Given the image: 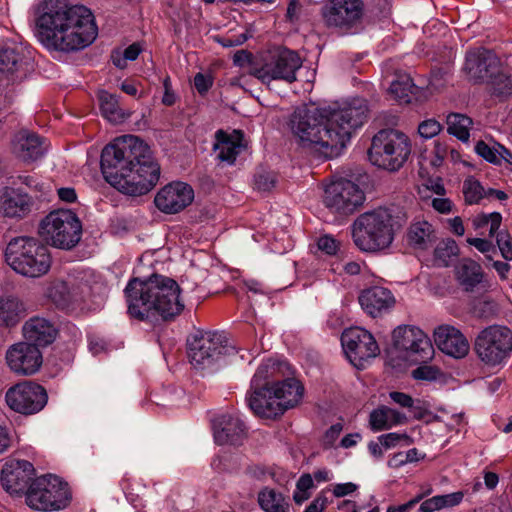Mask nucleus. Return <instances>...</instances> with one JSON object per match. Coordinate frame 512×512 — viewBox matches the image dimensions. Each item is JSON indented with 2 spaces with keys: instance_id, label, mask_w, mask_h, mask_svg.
<instances>
[{
  "instance_id": "1",
  "label": "nucleus",
  "mask_w": 512,
  "mask_h": 512,
  "mask_svg": "<svg viewBox=\"0 0 512 512\" xmlns=\"http://www.w3.org/2000/svg\"><path fill=\"white\" fill-rule=\"evenodd\" d=\"M367 113V103L360 98L334 110L303 105L295 109L289 125L302 148L331 159L340 155L352 131L366 121Z\"/></svg>"
},
{
  "instance_id": "2",
  "label": "nucleus",
  "mask_w": 512,
  "mask_h": 512,
  "mask_svg": "<svg viewBox=\"0 0 512 512\" xmlns=\"http://www.w3.org/2000/svg\"><path fill=\"white\" fill-rule=\"evenodd\" d=\"M100 165L105 180L131 196L148 193L160 178V166L154 160L150 147L133 135H125L106 145Z\"/></svg>"
},
{
  "instance_id": "3",
  "label": "nucleus",
  "mask_w": 512,
  "mask_h": 512,
  "mask_svg": "<svg viewBox=\"0 0 512 512\" xmlns=\"http://www.w3.org/2000/svg\"><path fill=\"white\" fill-rule=\"evenodd\" d=\"M36 35L48 49L71 52L90 45L97 36L91 11L67 0H45L38 7Z\"/></svg>"
},
{
  "instance_id": "4",
  "label": "nucleus",
  "mask_w": 512,
  "mask_h": 512,
  "mask_svg": "<svg viewBox=\"0 0 512 512\" xmlns=\"http://www.w3.org/2000/svg\"><path fill=\"white\" fill-rule=\"evenodd\" d=\"M124 292L129 315L140 321L155 315L170 321L179 316L185 307L180 300L179 284L170 277L156 273L146 279L132 278Z\"/></svg>"
},
{
  "instance_id": "5",
  "label": "nucleus",
  "mask_w": 512,
  "mask_h": 512,
  "mask_svg": "<svg viewBox=\"0 0 512 512\" xmlns=\"http://www.w3.org/2000/svg\"><path fill=\"white\" fill-rule=\"evenodd\" d=\"M407 217L394 208L378 207L359 215L352 224L355 245L365 252H378L392 244Z\"/></svg>"
},
{
  "instance_id": "6",
  "label": "nucleus",
  "mask_w": 512,
  "mask_h": 512,
  "mask_svg": "<svg viewBox=\"0 0 512 512\" xmlns=\"http://www.w3.org/2000/svg\"><path fill=\"white\" fill-rule=\"evenodd\" d=\"M7 264L17 273L31 278L45 275L51 267L48 248L39 240L21 236L13 238L5 250Z\"/></svg>"
},
{
  "instance_id": "7",
  "label": "nucleus",
  "mask_w": 512,
  "mask_h": 512,
  "mask_svg": "<svg viewBox=\"0 0 512 512\" xmlns=\"http://www.w3.org/2000/svg\"><path fill=\"white\" fill-rule=\"evenodd\" d=\"M411 153V143L406 134L396 129H382L372 138L368 150L371 163L379 168L398 171Z\"/></svg>"
},
{
  "instance_id": "8",
  "label": "nucleus",
  "mask_w": 512,
  "mask_h": 512,
  "mask_svg": "<svg viewBox=\"0 0 512 512\" xmlns=\"http://www.w3.org/2000/svg\"><path fill=\"white\" fill-rule=\"evenodd\" d=\"M39 235L51 246L70 250L80 241L82 225L77 215L71 210L50 212L39 225Z\"/></svg>"
},
{
  "instance_id": "9",
  "label": "nucleus",
  "mask_w": 512,
  "mask_h": 512,
  "mask_svg": "<svg viewBox=\"0 0 512 512\" xmlns=\"http://www.w3.org/2000/svg\"><path fill=\"white\" fill-rule=\"evenodd\" d=\"M70 501L67 483L55 475L34 479L26 491V503L39 511L65 508Z\"/></svg>"
},
{
  "instance_id": "10",
  "label": "nucleus",
  "mask_w": 512,
  "mask_h": 512,
  "mask_svg": "<svg viewBox=\"0 0 512 512\" xmlns=\"http://www.w3.org/2000/svg\"><path fill=\"white\" fill-rule=\"evenodd\" d=\"M474 350L482 362L496 366L512 352V331L502 325L488 326L475 338Z\"/></svg>"
},
{
  "instance_id": "11",
  "label": "nucleus",
  "mask_w": 512,
  "mask_h": 512,
  "mask_svg": "<svg viewBox=\"0 0 512 512\" xmlns=\"http://www.w3.org/2000/svg\"><path fill=\"white\" fill-rule=\"evenodd\" d=\"M191 364L200 369L210 367L223 355L234 351L227 346L226 337L220 332H197L187 340Z\"/></svg>"
},
{
  "instance_id": "12",
  "label": "nucleus",
  "mask_w": 512,
  "mask_h": 512,
  "mask_svg": "<svg viewBox=\"0 0 512 512\" xmlns=\"http://www.w3.org/2000/svg\"><path fill=\"white\" fill-rule=\"evenodd\" d=\"M393 346L404 352V358L412 363H426L434 356L429 337L414 326H398L392 333Z\"/></svg>"
},
{
  "instance_id": "13",
  "label": "nucleus",
  "mask_w": 512,
  "mask_h": 512,
  "mask_svg": "<svg viewBox=\"0 0 512 512\" xmlns=\"http://www.w3.org/2000/svg\"><path fill=\"white\" fill-rule=\"evenodd\" d=\"M364 192L357 184L347 179H340L329 184L323 195V203L331 211L340 215H350L362 206Z\"/></svg>"
},
{
  "instance_id": "14",
  "label": "nucleus",
  "mask_w": 512,
  "mask_h": 512,
  "mask_svg": "<svg viewBox=\"0 0 512 512\" xmlns=\"http://www.w3.org/2000/svg\"><path fill=\"white\" fill-rule=\"evenodd\" d=\"M6 403L15 412L32 415L40 412L47 404L46 389L32 381L20 382L6 392Z\"/></svg>"
},
{
  "instance_id": "15",
  "label": "nucleus",
  "mask_w": 512,
  "mask_h": 512,
  "mask_svg": "<svg viewBox=\"0 0 512 512\" xmlns=\"http://www.w3.org/2000/svg\"><path fill=\"white\" fill-rule=\"evenodd\" d=\"M301 66V59L296 52L283 50L261 67H252L249 73L266 84L272 80H284L292 83L296 81V71Z\"/></svg>"
},
{
  "instance_id": "16",
  "label": "nucleus",
  "mask_w": 512,
  "mask_h": 512,
  "mask_svg": "<svg viewBox=\"0 0 512 512\" xmlns=\"http://www.w3.org/2000/svg\"><path fill=\"white\" fill-rule=\"evenodd\" d=\"M6 363L18 376H32L42 367L43 355L39 347L31 342H18L6 351Z\"/></svg>"
},
{
  "instance_id": "17",
  "label": "nucleus",
  "mask_w": 512,
  "mask_h": 512,
  "mask_svg": "<svg viewBox=\"0 0 512 512\" xmlns=\"http://www.w3.org/2000/svg\"><path fill=\"white\" fill-rule=\"evenodd\" d=\"M343 349L349 360L357 365L379 354V346L373 335L359 327L345 330L341 336Z\"/></svg>"
},
{
  "instance_id": "18",
  "label": "nucleus",
  "mask_w": 512,
  "mask_h": 512,
  "mask_svg": "<svg viewBox=\"0 0 512 512\" xmlns=\"http://www.w3.org/2000/svg\"><path fill=\"white\" fill-rule=\"evenodd\" d=\"M193 200V188L185 182L174 181L157 192L154 203L161 212L176 214L188 207Z\"/></svg>"
},
{
  "instance_id": "19",
  "label": "nucleus",
  "mask_w": 512,
  "mask_h": 512,
  "mask_svg": "<svg viewBox=\"0 0 512 512\" xmlns=\"http://www.w3.org/2000/svg\"><path fill=\"white\" fill-rule=\"evenodd\" d=\"M361 0H331L322 8V16L327 26L350 28L362 17Z\"/></svg>"
},
{
  "instance_id": "20",
  "label": "nucleus",
  "mask_w": 512,
  "mask_h": 512,
  "mask_svg": "<svg viewBox=\"0 0 512 512\" xmlns=\"http://www.w3.org/2000/svg\"><path fill=\"white\" fill-rule=\"evenodd\" d=\"M35 469L27 460L12 459L5 463L1 471L3 487L10 493H25L34 480Z\"/></svg>"
},
{
  "instance_id": "21",
  "label": "nucleus",
  "mask_w": 512,
  "mask_h": 512,
  "mask_svg": "<svg viewBox=\"0 0 512 512\" xmlns=\"http://www.w3.org/2000/svg\"><path fill=\"white\" fill-rule=\"evenodd\" d=\"M499 66L500 61L495 53L485 48H478L467 52L464 70L470 80L477 83L488 81Z\"/></svg>"
},
{
  "instance_id": "22",
  "label": "nucleus",
  "mask_w": 512,
  "mask_h": 512,
  "mask_svg": "<svg viewBox=\"0 0 512 512\" xmlns=\"http://www.w3.org/2000/svg\"><path fill=\"white\" fill-rule=\"evenodd\" d=\"M434 341L445 354L454 358H462L469 352V343L464 335L450 325L439 326L434 331Z\"/></svg>"
},
{
  "instance_id": "23",
  "label": "nucleus",
  "mask_w": 512,
  "mask_h": 512,
  "mask_svg": "<svg viewBox=\"0 0 512 512\" xmlns=\"http://www.w3.org/2000/svg\"><path fill=\"white\" fill-rule=\"evenodd\" d=\"M248 405L256 415L263 418H276L283 414V409L277 403L272 385L251 386Z\"/></svg>"
},
{
  "instance_id": "24",
  "label": "nucleus",
  "mask_w": 512,
  "mask_h": 512,
  "mask_svg": "<svg viewBox=\"0 0 512 512\" xmlns=\"http://www.w3.org/2000/svg\"><path fill=\"white\" fill-rule=\"evenodd\" d=\"M358 300L362 309L373 318L387 313L395 305V298L390 290L379 286L363 290Z\"/></svg>"
},
{
  "instance_id": "25",
  "label": "nucleus",
  "mask_w": 512,
  "mask_h": 512,
  "mask_svg": "<svg viewBox=\"0 0 512 512\" xmlns=\"http://www.w3.org/2000/svg\"><path fill=\"white\" fill-rule=\"evenodd\" d=\"M213 434L219 445H238L245 437V426L237 417L222 415L213 420Z\"/></svg>"
},
{
  "instance_id": "26",
  "label": "nucleus",
  "mask_w": 512,
  "mask_h": 512,
  "mask_svg": "<svg viewBox=\"0 0 512 512\" xmlns=\"http://www.w3.org/2000/svg\"><path fill=\"white\" fill-rule=\"evenodd\" d=\"M22 331L24 342L34 343L40 350L53 343L58 333L51 321L41 317H33L26 321Z\"/></svg>"
},
{
  "instance_id": "27",
  "label": "nucleus",
  "mask_w": 512,
  "mask_h": 512,
  "mask_svg": "<svg viewBox=\"0 0 512 512\" xmlns=\"http://www.w3.org/2000/svg\"><path fill=\"white\" fill-rule=\"evenodd\" d=\"M215 139L214 150L217 152V159L230 165L235 162L237 156L245 148L242 143L243 133L240 130H234L230 134L218 130Z\"/></svg>"
},
{
  "instance_id": "28",
  "label": "nucleus",
  "mask_w": 512,
  "mask_h": 512,
  "mask_svg": "<svg viewBox=\"0 0 512 512\" xmlns=\"http://www.w3.org/2000/svg\"><path fill=\"white\" fill-rule=\"evenodd\" d=\"M31 209V198L11 187L0 190V213L5 217L23 218Z\"/></svg>"
},
{
  "instance_id": "29",
  "label": "nucleus",
  "mask_w": 512,
  "mask_h": 512,
  "mask_svg": "<svg viewBox=\"0 0 512 512\" xmlns=\"http://www.w3.org/2000/svg\"><path fill=\"white\" fill-rule=\"evenodd\" d=\"M457 283L465 292H473L482 283L484 271L481 265L471 258H463L454 266Z\"/></svg>"
},
{
  "instance_id": "30",
  "label": "nucleus",
  "mask_w": 512,
  "mask_h": 512,
  "mask_svg": "<svg viewBox=\"0 0 512 512\" xmlns=\"http://www.w3.org/2000/svg\"><path fill=\"white\" fill-rule=\"evenodd\" d=\"M14 151L24 161H34L44 155L46 147L37 134L21 130L15 135Z\"/></svg>"
},
{
  "instance_id": "31",
  "label": "nucleus",
  "mask_w": 512,
  "mask_h": 512,
  "mask_svg": "<svg viewBox=\"0 0 512 512\" xmlns=\"http://www.w3.org/2000/svg\"><path fill=\"white\" fill-rule=\"evenodd\" d=\"M274 395L283 413L295 407L302 399L303 385L295 378H287L272 385Z\"/></svg>"
},
{
  "instance_id": "32",
  "label": "nucleus",
  "mask_w": 512,
  "mask_h": 512,
  "mask_svg": "<svg viewBox=\"0 0 512 512\" xmlns=\"http://www.w3.org/2000/svg\"><path fill=\"white\" fill-rule=\"evenodd\" d=\"M433 226L427 221L412 223L407 232L408 244L416 250H427L436 242Z\"/></svg>"
},
{
  "instance_id": "33",
  "label": "nucleus",
  "mask_w": 512,
  "mask_h": 512,
  "mask_svg": "<svg viewBox=\"0 0 512 512\" xmlns=\"http://www.w3.org/2000/svg\"><path fill=\"white\" fill-rule=\"evenodd\" d=\"M23 64L21 53L13 47L0 49V81L14 82Z\"/></svg>"
},
{
  "instance_id": "34",
  "label": "nucleus",
  "mask_w": 512,
  "mask_h": 512,
  "mask_svg": "<svg viewBox=\"0 0 512 512\" xmlns=\"http://www.w3.org/2000/svg\"><path fill=\"white\" fill-rule=\"evenodd\" d=\"M24 305L16 297L8 296L0 299V325L10 327L16 325L24 314Z\"/></svg>"
},
{
  "instance_id": "35",
  "label": "nucleus",
  "mask_w": 512,
  "mask_h": 512,
  "mask_svg": "<svg viewBox=\"0 0 512 512\" xmlns=\"http://www.w3.org/2000/svg\"><path fill=\"white\" fill-rule=\"evenodd\" d=\"M460 249L453 239H444L437 243L433 251V265L443 268L453 265Z\"/></svg>"
},
{
  "instance_id": "36",
  "label": "nucleus",
  "mask_w": 512,
  "mask_h": 512,
  "mask_svg": "<svg viewBox=\"0 0 512 512\" xmlns=\"http://www.w3.org/2000/svg\"><path fill=\"white\" fill-rule=\"evenodd\" d=\"M98 100L100 103V109L102 115L112 123L122 122L128 118L130 114H126L118 103V98L114 94H110L107 91H100L98 93Z\"/></svg>"
},
{
  "instance_id": "37",
  "label": "nucleus",
  "mask_w": 512,
  "mask_h": 512,
  "mask_svg": "<svg viewBox=\"0 0 512 512\" xmlns=\"http://www.w3.org/2000/svg\"><path fill=\"white\" fill-rule=\"evenodd\" d=\"M447 132L457 137L462 142H467L470 136V128L473 121L470 117L461 113H450L446 117Z\"/></svg>"
},
{
  "instance_id": "38",
  "label": "nucleus",
  "mask_w": 512,
  "mask_h": 512,
  "mask_svg": "<svg viewBox=\"0 0 512 512\" xmlns=\"http://www.w3.org/2000/svg\"><path fill=\"white\" fill-rule=\"evenodd\" d=\"M48 298L59 308L64 309L70 305L73 296L68 284L63 280H54L47 288Z\"/></svg>"
},
{
  "instance_id": "39",
  "label": "nucleus",
  "mask_w": 512,
  "mask_h": 512,
  "mask_svg": "<svg viewBox=\"0 0 512 512\" xmlns=\"http://www.w3.org/2000/svg\"><path fill=\"white\" fill-rule=\"evenodd\" d=\"M492 74L488 81H486L490 85L491 94L498 97H508L512 95L511 76L500 72L499 68Z\"/></svg>"
},
{
  "instance_id": "40",
  "label": "nucleus",
  "mask_w": 512,
  "mask_h": 512,
  "mask_svg": "<svg viewBox=\"0 0 512 512\" xmlns=\"http://www.w3.org/2000/svg\"><path fill=\"white\" fill-rule=\"evenodd\" d=\"M258 501L260 506L267 512H286L288 504L285 502L281 493L274 490L262 491L259 494Z\"/></svg>"
},
{
  "instance_id": "41",
  "label": "nucleus",
  "mask_w": 512,
  "mask_h": 512,
  "mask_svg": "<svg viewBox=\"0 0 512 512\" xmlns=\"http://www.w3.org/2000/svg\"><path fill=\"white\" fill-rule=\"evenodd\" d=\"M415 85L413 84L412 79L408 75H400L396 80H394L390 85V93L394 95V97L403 103L411 102V94L413 93V89Z\"/></svg>"
},
{
  "instance_id": "42",
  "label": "nucleus",
  "mask_w": 512,
  "mask_h": 512,
  "mask_svg": "<svg viewBox=\"0 0 512 512\" xmlns=\"http://www.w3.org/2000/svg\"><path fill=\"white\" fill-rule=\"evenodd\" d=\"M277 181V174L265 168H259L254 175V187L260 192H270Z\"/></svg>"
},
{
  "instance_id": "43",
  "label": "nucleus",
  "mask_w": 512,
  "mask_h": 512,
  "mask_svg": "<svg viewBox=\"0 0 512 512\" xmlns=\"http://www.w3.org/2000/svg\"><path fill=\"white\" fill-rule=\"evenodd\" d=\"M485 190L481 183L473 177L467 178L463 183V194L466 203L476 204L485 197Z\"/></svg>"
},
{
  "instance_id": "44",
  "label": "nucleus",
  "mask_w": 512,
  "mask_h": 512,
  "mask_svg": "<svg viewBox=\"0 0 512 512\" xmlns=\"http://www.w3.org/2000/svg\"><path fill=\"white\" fill-rule=\"evenodd\" d=\"M408 411L414 419L425 421L426 423L438 419V416L433 415L429 410L428 405L420 399H414L413 404L409 407Z\"/></svg>"
},
{
  "instance_id": "45",
  "label": "nucleus",
  "mask_w": 512,
  "mask_h": 512,
  "mask_svg": "<svg viewBox=\"0 0 512 512\" xmlns=\"http://www.w3.org/2000/svg\"><path fill=\"white\" fill-rule=\"evenodd\" d=\"M275 366V362H267L259 366L252 378L251 386H270L271 384L267 379L275 372Z\"/></svg>"
},
{
  "instance_id": "46",
  "label": "nucleus",
  "mask_w": 512,
  "mask_h": 512,
  "mask_svg": "<svg viewBox=\"0 0 512 512\" xmlns=\"http://www.w3.org/2000/svg\"><path fill=\"white\" fill-rule=\"evenodd\" d=\"M369 423L374 431H381L390 428L386 406H381L370 413Z\"/></svg>"
},
{
  "instance_id": "47",
  "label": "nucleus",
  "mask_w": 512,
  "mask_h": 512,
  "mask_svg": "<svg viewBox=\"0 0 512 512\" xmlns=\"http://www.w3.org/2000/svg\"><path fill=\"white\" fill-rule=\"evenodd\" d=\"M496 242L502 257L506 261L512 260V237L508 231H499L496 235Z\"/></svg>"
},
{
  "instance_id": "48",
  "label": "nucleus",
  "mask_w": 512,
  "mask_h": 512,
  "mask_svg": "<svg viewBox=\"0 0 512 512\" xmlns=\"http://www.w3.org/2000/svg\"><path fill=\"white\" fill-rule=\"evenodd\" d=\"M443 126L434 118L422 121L418 125V133L424 139H430L438 135Z\"/></svg>"
},
{
  "instance_id": "49",
  "label": "nucleus",
  "mask_w": 512,
  "mask_h": 512,
  "mask_svg": "<svg viewBox=\"0 0 512 512\" xmlns=\"http://www.w3.org/2000/svg\"><path fill=\"white\" fill-rule=\"evenodd\" d=\"M441 375V371L436 366L422 365L412 371V376L416 380L433 381Z\"/></svg>"
},
{
  "instance_id": "50",
  "label": "nucleus",
  "mask_w": 512,
  "mask_h": 512,
  "mask_svg": "<svg viewBox=\"0 0 512 512\" xmlns=\"http://www.w3.org/2000/svg\"><path fill=\"white\" fill-rule=\"evenodd\" d=\"M475 151L478 155L483 157L486 161L498 164L500 163V159L497 156V150L489 147L484 141L480 140L477 142L475 146Z\"/></svg>"
},
{
  "instance_id": "51",
  "label": "nucleus",
  "mask_w": 512,
  "mask_h": 512,
  "mask_svg": "<svg viewBox=\"0 0 512 512\" xmlns=\"http://www.w3.org/2000/svg\"><path fill=\"white\" fill-rule=\"evenodd\" d=\"M467 243L474 246L479 252L485 254L488 260H492V256L488 255L489 252H496L495 246L490 240L483 238H468Z\"/></svg>"
},
{
  "instance_id": "52",
  "label": "nucleus",
  "mask_w": 512,
  "mask_h": 512,
  "mask_svg": "<svg viewBox=\"0 0 512 512\" xmlns=\"http://www.w3.org/2000/svg\"><path fill=\"white\" fill-rule=\"evenodd\" d=\"M382 446L385 448L394 447L400 440H405L407 444L411 443L412 439L407 434L388 433L383 434L379 438Z\"/></svg>"
},
{
  "instance_id": "53",
  "label": "nucleus",
  "mask_w": 512,
  "mask_h": 512,
  "mask_svg": "<svg viewBox=\"0 0 512 512\" xmlns=\"http://www.w3.org/2000/svg\"><path fill=\"white\" fill-rule=\"evenodd\" d=\"M473 312L477 317H488L495 313V303L492 300H480L474 304Z\"/></svg>"
},
{
  "instance_id": "54",
  "label": "nucleus",
  "mask_w": 512,
  "mask_h": 512,
  "mask_svg": "<svg viewBox=\"0 0 512 512\" xmlns=\"http://www.w3.org/2000/svg\"><path fill=\"white\" fill-rule=\"evenodd\" d=\"M317 245L321 251L329 255L335 254L338 249V242L328 235L321 236L318 239Z\"/></svg>"
},
{
  "instance_id": "55",
  "label": "nucleus",
  "mask_w": 512,
  "mask_h": 512,
  "mask_svg": "<svg viewBox=\"0 0 512 512\" xmlns=\"http://www.w3.org/2000/svg\"><path fill=\"white\" fill-rule=\"evenodd\" d=\"M213 80L210 76L197 73L194 77V85L199 94L204 95L212 86Z\"/></svg>"
},
{
  "instance_id": "56",
  "label": "nucleus",
  "mask_w": 512,
  "mask_h": 512,
  "mask_svg": "<svg viewBox=\"0 0 512 512\" xmlns=\"http://www.w3.org/2000/svg\"><path fill=\"white\" fill-rule=\"evenodd\" d=\"M390 399L402 408L409 409L413 404V398L404 392L392 391L389 393Z\"/></svg>"
},
{
  "instance_id": "57",
  "label": "nucleus",
  "mask_w": 512,
  "mask_h": 512,
  "mask_svg": "<svg viewBox=\"0 0 512 512\" xmlns=\"http://www.w3.org/2000/svg\"><path fill=\"white\" fill-rule=\"evenodd\" d=\"M464 497V494L461 491L445 494V495H439L441 507L442 508H449L454 507L458 505Z\"/></svg>"
},
{
  "instance_id": "58",
  "label": "nucleus",
  "mask_w": 512,
  "mask_h": 512,
  "mask_svg": "<svg viewBox=\"0 0 512 512\" xmlns=\"http://www.w3.org/2000/svg\"><path fill=\"white\" fill-rule=\"evenodd\" d=\"M163 87H164V95L162 98V103L166 106H172L176 102V96L172 90L170 77L167 76L163 80Z\"/></svg>"
},
{
  "instance_id": "59",
  "label": "nucleus",
  "mask_w": 512,
  "mask_h": 512,
  "mask_svg": "<svg viewBox=\"0 0 512 512\" xmlns=\"http://www.w3.org/2000/svg\"><path fill=\"white\" fill-rule=\"evenodd\" d=\"M357 490V485L351 482L336 484L333 489V494L335 497H344L348 494H351Z\"/></svg>"
},
{
  "instance_id": "60",
  "label": "nucleus",
  "mask_w": 512,
  "mask_h": 512,
  "mask_svg": "<svg viewBox=\"0 0 512 512\" xmlns=\"http://www.w3.org/2000/svg\"><path fill=\"white\" fill-rule=\"evenodd\" d=\"M442 509L439 495L429 498L421 503L420 512H434Z\"/></svg>"
},
{
  "instance_id": "61",
  "label": "nucleus",
  "mask_w": 512,
  "mask_h": 512,
  "mask_svg": "<svg viewBox=\"0 0 512 512\" xmlns=\"http://www.w3.org/2000/svg\"><path fill=\"white\" fill-rule=\"evenodd\" d=\"M327 503L328 500L324 495H318L304 512H323Z\"/></svg>"
},
{
  "instance_id": "62",
  "label": "nucleus",
  "mask_w": 512,
  "mask_h": 512,
  "mask_svg": "<svg viewBox=\"0 0 512 512\" xmlns=\"http://www.w3.org/2000/svg\"><path fill=\"white\" fill-rule=\"evenodd\" d=\"M386 411L389 419L390 428L395 424H403L407 422L405 414L386 406Z\"/></svg>"
},
{
  "instance_id": "63",
  "label": "nucleus",
  "mask_w": 512,
  "mask_h": 512,
  "mask_svg": "<svg viewBox=\"0 0 512 512\" xmlns=\"http://www.w3.org/2000/svg\"><path fill=\"white\" fill-rule=\"evenodd\" d=\"M12 437L7 427L0 425V454H3L11 446Z\"/></svg>"
},
{
  "instance_id": "64",
  "label": "nucleus",
  "mask_w": 512,
  "mask_h": 512,
  "mask_svg": "<svg viewBox=\"0 0 512 512\" xmlns=\"http://www.w3.org/2000/svg\"><path fill=\"white\" fill-rule=\"evenodd\" d=\"M422 498H423V495L419 494L415 498H413L412 500L408 501L407 503H404V504L399 505V506H390L387 509V512H406L410 508L415 506L417 503H419L422 500Z\"/></svg>"
}]
</instances>
